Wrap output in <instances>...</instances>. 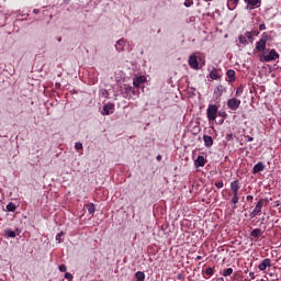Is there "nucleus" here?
I'll use <instances>...</instances> for the list:
<instances>
[{
    "label": "nucleus",
    "mask_w": 281,
    "mask_h": 281,
    "mask_svg": "<svg viewBox=\"0 0 281 281\" xmlns=\"http://www.w3.org/2000/svg\"><path fill=\"white\" fill-rule=\"evenodd\" d=\"M278 58H280V54H278V52L276 49L269 50L268 54H267V52H263L259 56L260 63H271L273 60H278Z\"/></svg>",
    "instance_id": "1"
},
{
    "label": "nucleus",
    "mask_w": 281,
    "mask_h": 281,
    "mask_svg": "<svg viewBox=\"0 0 281 281\" xmlns=\"http://www.w3.org/2000/svg\"><path fill=\"white\" fill-rule=\"evenodd\" d=\"M267 41H269V34L262 33L261 38L255 45L257 52H265L267 49Z\"/></svg>",
    "instance_id": "2"
},
{
    "label": "nucleus",
    "mask_w": 281,
    "mask_h": 281,
    "mask_svg": "<svg viewBox=\"0 0 281 281\" xmlns=\"http://www.w3.org/2000/svg\"><path fill=\"white\" fill-rule=\"evenodd\" d=\"M206 115L210 122H214L218 115V106L215 104H210L207 110H206Z\"/></svg>",
    "instance_id": "3"
},
{
    "label": "nucleus",
    "mask_w": 281,
    "mask_h": 281,
    "mask_svg": "<svg viewBox=\"0 0 281 281\" xmlns=\"http://www.w3.org/2000/svg\"><path fill=\"white\" fill-rule=\"evenodd\" d=\"M265 205V200L260 199L255 209L252 210V212L250 213V218H256V216H260V214L262 213V206Z\"/></svg>",
    "instance_id": "4"
},
{
    "label": "nucleus",
    "mask_w": 281,
    "mask_h": 281,
    "mask_svg": "<svg viewBox=\"0 0 281 281\" xmlns=\"http://www.w3.org/2000/svg\"><path fill=\"white\" fill-rule=\"evenodd\" d=\"M227 106L231 111H238L240 109V99L232 98L227 101Z\"/></svg>",
    "instance_id": "5"
},
{
    "label": "nucleus",
    "mask_w": 281,
    "mask_h": 281,
    "mask_svg": "<svg viewBox=\"0 0 281 281\" xmlns=\"http://www.w3.org/2000/svg\"><path fill=\"white\" fill-rule=\"evenodd\" d=\"M196 54L199 53H193L190 55L189 57V67H191V69H199V60L196 59Z\"/></svg>",
    "instance_id": "6"
},
{
    "label": "nucleus",
    "mask_w": 281,
    "mask_h": 281,
    "mask_svg": "<svg viewBox=\"0 0 281 281\" xmlns=\"http://www.w3.org/2000/svg\"><path fill=\"white\" fill-rule=\"evenodd\" d=\"M113 111H115V105L113 103H106L105 105H103L101 113L103 115H111L113 114Z\"/></svg>",
    "instance_id": "7"
},
{
    "label": "nucleus",
    "mask_w": 281,
    "mask_h": 281,
    "mask_svg": "<svg viewBox=\"0 0 281 281\" xmlns=\"http://www.w3.org/2000/svg\"><path fill=\"white\" fill-rule=\"evenodd\" d=\"M144 82H146V76H139V77L134 78V80H133V85H134L135 89H139V87L142 85H144Z\"/></svg>",
    "instance_id": "8"
},
{
    "label": "nucleus",
    "mask_w": 281,
    "mask_h": 281,
    "mask_svg": "<svg viewBox=\"0 0 281 281\" xmlns=\"http://www.w3.org/2000/svg\"><path fill=\"white\" fill-rule=\"evenodd\" d=\"M231 194H238L240 190V182H238V180L231 182Z\"/></svg>",
    "instance_id": "9"
},
{
    "label": "nucleus",
    "mask_w": 281,
    "mask_h": 281,
    "mask_svg": "<svg viewBox=\"0 0 281 281\" xmlns=\"http://www.w3.org/2000/svg\"><path fill=\"white\" fill-rule=\"evenodd\" d=\"M267 267H271V259L266 258L262 262L259 263L258 269L259 271H266Z\"/></svg>",
    "instance_id": "10"
},
{
    "label": "nucleus",
    "mask_w": 281,
    "mask_h": 281,
    "mask_svg": "<svg viewBox=\"0 0 281 281\" xmlns=\"http://www.w3.org/2000/svg\"><path fill=\"white\" fill-rule=\"evenodd\" d=\"M207 164V160H205V157L203 156H198V158L194 161L195 168H203Z\"/></svg>",
    "instance_id": "11"
},
{
    "label": "nucleus",
    "mask_w": 281,
    "mask_h": 281,
    "mask_svg": "<svg viewBox=\"0 0 281 281\" xmlns=\"http://www.w3.org/2000/svg\"><path fill=\"white\" fill-rule=\"evenodd\" d=\"M229 194V196H232V199H231V203H233V207H234V210H236V207H238L237 205H238V201H240V198L238 196V193H228Z\"/></svg>",
    "instance_id": "12"
},
{
    "label": "nucleus",
    "mask_w": 281,
    "mask_h": 281,
    "mask_svg": "<svg viewBox=\"0 0 281 281\" xmlns=\"http://www.w3.org/2000/svg\"><path fill=\"white\" fill-rule=\"evenodd\" d=\"M203 142L206 148H211V146H214V139L212 138V136L204 135Z\"/></svg>",
    "instance_id": "13"
},
{
    "label": "nucleus",
    "mask_w": 281,
    "mask_h": 281,
    "mask_svg": "<svg viewBox=\"0 0 281 281\" xmlns=\"http://www.w3.org/2000/svg\"><path fill=\"white\" fill-rule=\"evenodd\" d=\"M247 5H249L250 10L254 8L260 7V0H244Z\"/></svg>",
    "instance_id": "14"
},
{
    "label": "nucleus",
    "mask_w": 281,
    "mask_h": 281,
    "mask_svg": "<svg viewBox=\"0 0 281 281\" xmlns=\"http://www.w3.org/2000/svg\"><path fill=\"white\" fill-rule=\"evenodd\" d=\"M125 47H126V42L123 38L116 42V45H115L116 52H124Z\"/></svg>",
    "instance_id": "15"
},
{
    "label": "nucleus",
    "mask_w": 281,
    "mask_h": 281,
    "mask_svg": "<svg viewBox=\"0 0 281 281\" xmlns=\"http://www.w3.org/2000/svg\"><path fill=\"white\" fill-rule=\"evenodd\" d=\"M225 91H227V90L225 89V87H223V86H217L216 89L214 90V95H215L216 98H221V97L223 95V93H225Z\"/></svg>",
    "instance_id": "16"
},
{
    "label": "nucleus",
    "mask_w": 281,
    "mask_h": 281,
    "mask_svg": "<svg viewBox=\"0 0 281 281\" xmlns=\"http://www.w3.org/2000/svg\"><path fill=\"white\" fill-rule=\"evenodd\" d=\"M123 89L124 93H126L127 95H131V93L132 95H137V91H135V89L128 85H125Z\"/></svg>",
    "instance_id": "17"
},
{
    "label": "nucleus",
    "mask_w": 281,
    "mask_h": 281,
    "mask_svg": "<svg viewBox=\"0 0 281 281\" xmlns=\"http://www.w3.org/2000/svg\"><path fill=\"white\" fill-rule=\"evenodd\" d=\"M262 170H265V165L262 162H258L252 169L254 175H258V172H262Z\"/></svg>",
    "instance_id": "18"
},
{
    "label": "nucleus",
    "mask_w": 281,
    "mask_h": 281,
    "mask_svg": "<svg viewBox=\"0 0 281 281\" xmlns=\"http://www.w3.org/2000/svg\"><path fill=\"white\" fill-rule=\"evenodd\" d=\"M220 78H221V74L218 72V70L216 69L211 70L210 72L211 80H220Z\"/></svg>",
    "instance_id": "19"
},
{
    "label": "nucleus",
    "mask_w": 281,
    "mask_h": 281,
    "mask_svg": "<svg viewBox=\"0 0 281 281\" xmlns=\"http://www.w3.org/2000/svg\"><path fill=\"white\" fill-rule=\"evenodd\" d=\"M250 236L252 238H260V236H262V231L260 228H255L251 231Z\"/></svg>",
    "instance_id": "20"
},
{
    "label": "nucleus",
    "mask_w": 281,
    "mask_h": 281,
    "mask_svg": "<svg viewBox=\"0 0 281 281\" xmlns=\"http://www.w3.org/2000/svg\"><path fill=\"white\" fill-rule=\"evenodd\" d=\"M226 76L229 78V82H234V80H236V71L233 69L227 70Z\"/></svg>",
    "instance_id": "21"
},
{
    "label": "nucleus",
    "mask_w": 281,
    "mask_h": 281,
    "mask_svg": "<svg viewBox=\"0 0 281 281\" xmlns=\"http://www.w3.org/2000/svg\"><path fill=\"white\" fill-rule=\"evenodd\" d=\"M86 209L88 210L90 216H93V214H95V204L90 203L86 205Z\"/></svg>",
    "instance_id": "22"
},
{
    "label": "nucleus",
    "mask_w": 281,
    "mask_h": 281,
    "mask_svg": "<svg viewBox=\"0 0 281 281\" xmlns=\"http://www.w3.org/2000/svg\"><path fill=\"white\" fill-rule=\"evenodd\" d=\"M135 278H136V281H144V280H146V274H144V272H142V271H137L135 273Z\"/></svg>",
    "instance_id": "23"
},
{
    "label": "nucleus",
    "mask_w": 281,
    "mask_h": 281,
    "mask_svg": "<svg viewBox=\"0 0 281 281\" xmlns=\"http://www.w3.org/2000/svg\"><path fill=\"white\" fill-rule=\"evenodd\" d=\"M16 210V204L14 202H9L7 204V212H14Z\"/></svg>",
    "instance_id": "24"
},
{
    "label": "nucleus",
    "mask_w": 281,
    "mask_h": 281,
    "mask_svg": "<svg viewBox=\"0 0 281 281\" xmlns=\"http://www.w3.org/2000/svg\"><path fill=\"white\" fill-rule=\"evenodd\" d=\"M239 0H228L227 5L229 10H234V8H236V5L238 4Z\"/></svg>",
    "instance_id": "25"
},
{
    "label": "nucleus",
    "mask_w": 281,
    "mask_h": 281,
    "mask_svg": "<svg viewBox=\"0 0 281 281\" xmlns=\"http://www.w3.org/2000/svg\"><path fill=\"white\" fill-rule=\"evenodd\" d=\"M234 273V269L228 268L223 271L224 278H227L228 276H232Z\"/></svg>",
    "instance_id": "26"
},
{
    "label": "nucleus",
    "mask_w": 281,
    "mask_h": 281,
    "mask_svg": "<svg viewBox=\"0 0 281 281\" xmlns=\"http://www.w3.org/2000/svg\"><path fill=\"white\" fill-rule=\"evenodd\" d=\"M5 234L8 238H16V234L13 231L8 229Z\"/></svg>",
    "instance_id": "27"
},
{
    "label": "nucleus",
    "mask_w": 281,
    "mask_h": 281,
    "mask_svg": "<svg viewBox=\"0 0 281 281\" xmlns=\"http://www.w3.org/2000/svg\"><path fill=\"white\" fill-rule=\"evenodd\" d=\"M238 41H239V43H241V45H247V36L240 35L238 37Z\"/></svg>",
    "instance_id": "28"
},
{
    "label": "nucleus",
    "mask_w": 281,
    "mask_h": 281,
    "mask_svg": "<svg viewBox=\"0 0 281 281\" xmlns=\"http://www.w3.org/2000/svg\"><path fill=\"white\" fill-rule=\"evenodd\" d=\"M184 5H186V8H191V5H194V1L193 0H186Z\"/></svg>",
    "instance_id": "29"
},
{
    "label": "nucleus",
    "mask_w": 281,
    "mask_h": 281,
    "mask_svg": "<svg viewBox=\"0 0 281 281\" xmlns=\"http://www.w3.org/2000/svg\"><path fill=\"white\" fill-rule=\"evenodd\" d=\"M205 274H206V276H214V269H212V268H206V269H205Z\"/></svg>",
    "instance_id": "30"
},
{
    "label": "nucleus",
    "mask_w": 281,
    "mask_h": 281,
    "mask_svg": "<svg viewBox=\"0 0 281 281\" xmlns=\"http://www.w3.org/2000/svg\"><path fill=\"white\" fill-rule=\"evenodd\" d=\"M59 271H60L61 273H65V271H67V266H66V265H60V266H59Z\"/></svg>",
    "instance_id": "31"
},
{
    "label": "nucleus",
    "mask_w": 281,
    "mask_h": 281,
    "mask_svg": "<svg viewBox=\"0 0 281 281\" xmlns=\"http://www.w3.org/2000/svg\"><path fill=\"white\" fill-rule=\"evenodd\" d=\"M61 236H65V233H58L57 235H56V240H57V243H60V237Z\"/></svg>",
    "instance_id": "32"
},
{
    "label": "nucleus",
    "mask_w": 281,
    "mask_h": 281,
    "mask_svg": "<svg viewBox=\"0 0 281 281\" xmlns=\"http://www.w3.org/2000/svg\"><path fill=\"white\" fill-rule=\"evenodd\" d=\"M75 148H76L77 150H82V143H76V144H75Z\"/></svg>",
    "instance_id": "33"
},
{
    "label": "nucleus",
    "mask_w": 281,
    "mask_h": 281,
    "mask_svg": "<svg viewBox=\"0 0 281 281\" xmlns=\"http://www.w3.org/2000/svg\"><path fill=\"white\" fill-rule=\"evenodd\" d=\"M215 186L218 188V189H221V188H224V183H223V181H217V182H215Z\"/></svg>",
    "instance_id": "34"
},
{
    "label": "nucleus",
    "mask_w": 281,
    "mask_h": 281,
    "mask_svg": "<svg viewBox=\"0 0 281 281\" xmlns=\"http://www.w3.org/2000/svg\"><path fill=\"white\" fill-rule=\"evenodd\" d=\"M240 93H243V87L237 88L235 95H240Z\"/></svg>",
    "instance_id": "35"
},
{
    "label": "nucleus",
    "mask_w": 281,
    "mask_h": 281,
    "mask_svg": "<svg viewBox=\"0 0 281 281\" xmlns=\"http://www.w3.org/2000/svg\"><path fill=\"white\" fill-rule=\"evenodd\" d=\"M259 30H260V32H262V31L267 30V26L265 24H260Z\"/></svg>",
    "instance_id": "36"
},
{
    "label": "nucleus",
    "mask_w": 281,
    "mask_h": 281,
    "mask_svg": "<svg viewBox=\"0 0 281 281\" xmlns=\"http://www.w3.org/2000/svg\"><path fill=\"white\" fill-rule=\"evenodd\" d=\"M246 201H254V195H247Z\"/></svg>",
    "instance_id": "37"
},
{
    "label": "nucleus",
    "mask_w": 281,
    "mask_h": 281,
    "mask_svg": "<svg viewBox=\"0 0 281 281\" xmlns=\"http://www.w3.org/2000/svg\"><path fill=\"white\" fill-rule=\"evenodd\" d=\"M65 278H67L68 280L71 278V273H69V272H67L66 274H65Z\"/></svg>",
    "instance_id": "38"
},
{
    "label": "nucleus",
    "mask_w": 281,
    "mask_h": 281,
    "mask_svg": "<svg viewBox=\"0 0 281 281\" xmlns=\"http://www.w3.org/2000/svg\"><path fill=\"white\" fill-rule=\"evenodd\" d=\"M40 12H41V11H40L38 9H34V10H33V13H34V14H38Z\"/></svg>",
    "instance_id": "39"
},
{
    "label": "nucleus",
    "mask_w": 281,
    "mask_h": 281,
    "mask_svg": "<svg viewBox=\"0 0 281 281\" xmlns=\"http://www.w3.org/2000/svg\"><path fill=\"white\" fill-rule=\"evenodd\" d=\"M246 36H247V38H251V33L247 32Z\"/></svg>",
    "instance_id": "40"
},
{
    "label": "nucleus",
    "mask_w": 281,
    "mask_h": 281,
    "mask_svg": "<svg viewBox=\"0 0 281 281\" xmlns=\"http://www.w3.org/2000/svg\"><path fill=\"white\" fill-rule=\"evenodd\" d=\"M157 160H158V161H161V156L158 155V156H157Z\"/></svg>",
    "instance_id": "41"
},
{
    "label": "nucleus",
    "mask_w": 281,
    "mask_h": 281,
    "mask_svg": "<svg viewBox=\"0 0 281 281\" xmlns=\"http://www.w3.org/2000/svg\"><path fill=\"white\" fill-rule=\"evenodd\" d=\"M249 276H250V278H254V272H250Z\"/></svg>",
    "instance_id": "42"
},
{
    "label": "nucleus",
    "mask_w": 281,
    "mask_h": 281,
    "mask_svg": "<svg viewBox=\"0 0 281 281\" xmlns=\"http://www.w3.org/2000/svg\"><path fill=\"white\" fill-rule=\"evenodd\" d=\"M198 260H201V256H198Z\"/></svg>",
    "instance_id": "43"
},
{
    "label": "nucleus",
    "mask_w": 281,
    "mask_h": 281,
    "mask_svg": "<svg viewBox=\"0 0 281 281\" xmlns=\"http://www.w3.org/2000/svg\"><path fill=\"white\" fill-rule=\"evenodd\" d=\"M222 194H225V190L222 191Z\"/></svg>",
    "instance_id": "44"
},
{
    "label": "nucleus",
    "mask_w": 281,
    "mask_h": 281,
    "mask_svg": "<svg viewBox=\"0 0 281 281\" xmlns=\"http://www.w3.org/2000/svg\"><path fill=\"white\" fill-rule=\"evenodd\" d=\"M252 140H254V138H250V139H249V142H252Z\"/></svg>",
    "instance_id": "45"
},
{
    "label": "nucleus",
    "mask_w": 281,
    "mask_h": 281,
    "mask_svg": "<svg viewBox=\"0 0 281 281\" xmlns=\"http://www.w3.org/2000/svg\"><path fill=\"white\" fill-rule=\"evenodd\" d=\"M223 199H227V198L223 194Z\"/></svg>",
    "instance_id": "46"
},
{
    "label": "nucleus",
    "mask_w": 281,
    "mask_h": 281,
    "mask_svg": "<svg viewBox=\"0 0 281 281\" xmlns=\"http://www.w3.org/2000/svg\"><path fill=\"white\" fill-rule=\"evenodd\" d=\"M220 280H222V281H223V278H221Z\"/></svg>",
    "instance_id": "47"
}]
</instances>
